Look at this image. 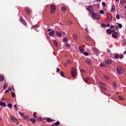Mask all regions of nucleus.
I'll use <instances>...</instances> for the list:
<instances>
[{
	"label": "nucleus",
	"instance_id": "26",
	"mask_svg": "<svg viewBox=\"0 0 126 126\" xmlns=\"http://www.w3.org/2000/svg\"><path fill=\"white\" fill-rule=\"evenodd\" d=\"M92 50L93 51L94 53H95L97 52V49L95 48L92 47Z\"/></svg>",
	"mask_w": 126,
	"mask_h": 126
},
{
	"label": "nucleus",
	"instance_id": "55",
	"mask_svg": "<svg viewBox=\"0 0 126 126\" xmlns=\"http://www.w3.org/2000/svg\"><path fill=\"white\" fill-rule=\"evenodd\" d=\"M107 51L108 52H109L110 53V51L109 49H107Z\"/></svg>",
	"mask_w": 126,
	"mask_h": 126
},
{
	"label": "nucleus",
	"instance_id": "56",
	"mask_svg": "<svg viewBox=\"0 0 126 126\" xmlns=\"http://www.w3.org/2000/svg\"><path fill=\"white\" fill-rule=\"evenodd\" d=\"M110 26V24L109 23H108L106 25V27H109Z\"/></svg>",
	"mask_w": 126,
	"mask_h": 126
},
{
	"label": "nucleus",
	"instance_id": "4",
	"mask_svg": "<svg viewBox=\"0 0 126 126\" xmlns=\"http://www.w3.org/2000/svg\"><path fill=\"white\" fill-rule=\"evenodd\" d=\"M11 119L13 122H16L17 121V118L14 116H12L11 118Z\"/></svg>",
	"mask_w": 126,
	"mask_h": 126
},
{
	"label": "nucleus",
	"instance_id": "17",
	"mask_svg": "<svg viewBox=\"0 0 126 126\" xmlns=\"http://www.w3.org/2000/svg\"><path fill=\"white\" fill-rule=\"evenodd\" d=\"M107 32L108 34H110L111 33V31L109 29H108L107 30Z\"/></svg>",
	"mask_w": 126,
	"mask_h": 126
},
{
	"label": "nucleus",
	"instance_id": "2",
	"mask_svg": "<svg viewBox=\"0 0 126 126\" xmlns=\"http://www.w3.org/2000/svg\"><path fill=\"white\" fill-rule=\"evenodd\" d=\"M117 72L119 74H122L123 73L124 69L121 66H118L116 68Z\"/></svg>",
	"mask_w": 126,
	"mask_h": 126
},
{
	"label": "nucleus",
	"instance_id": "33",
	"mask_svg": "<svg viewBox=\"0 0 126 126\" xmlns=\"http://www.w3.org/2000/svg\"><path fill=\"white\" fill-rule=\"evenodd\" d=\"M65 45L67 47L69 48H70V45L69 44H68L67 43Z\"/></svg>",
	"mask_w": 126,
	"mask_h": 126
},
{
	"label": "nucleus",
	"instance_id": "39",
	"mask_svg": "<svg viewBox=\"0 0 126 126\" xmlns=\"http://www.w3.org/2000/svg\"><path fill=\"white\" fill-rule=\"evenodd\" d=\"M14 107L15 108V110H17V111L18 110V109L17 108V106L16 105H15L14 106Z\"/></svg>",
	"mask_w": 126,
	"mask_h": 126
},
{
	"label": "nucleus",
	"instance_id": "62",
	"mask_svg": "<svg viewBox=\"0 0 126 126\" xmlns=\"http://www.w3.org/2000/svg\"><path fill=\"white\" fill-rule=\"evenodd\" d=\"M126 44L125 43H123L122 44V45L123 46H125L126 45Z\"/></svg>",
	"mask_w": 126,
	"mask_h": 126
},
{
	"label": "nucleus",
	"instance_id": "18",
	"mask_svg": "<svg viewBox=\"0 0 126 126\" xmlns=\"http://www.w3.org/2000/svg\"><path fill=\"white\" fill-rule=\"evenodd\" d=\"M53 43H54V45L56 47H58V43H57V41L56 40H54L53 41Z\"/></svg>",
	"mask_w": 126,
	"mask_h": 126
},
{
	"label": "nucleus",
	"instance_id": "32",
	"mask_svg": "<svg viewBox=\"0 0 126 126\" xmlns=\"http://www.w3.org/2000/svg\"><path fill=\"white\" fill-rule=\"evenodd\" d=\"M60 122L58 121L55 123V125L56 126H58L60 124Z\"/></svg>",
	"mask_w": 126,
	"mask_h": 126
},
{
	"label": "nucleus",
	"instance_id": "43",
	"mask_svg": "<svg viewBox=\"0 0 126 126\" xmlns=\"http://www.w3.org/2000/svg\"><path fill=\"white\" fill-rule=\"evenodd\" d=\"M63 72H61L60 75L61 76L64 77V76L63 75Z\"/></svg>",
	"mask_w": 126,
	"mask_h": 126
},
{
	"label": "nucleus",
	"instance_id": "15",
	"mask_svg": "<svg viewBox=\"0 0 126 126\" xmlns=\"http://www.w3.org/2000/svg\"><path fill=\"white\" fill-rule=\"evenodd\" d=\"M50 8L51 10H55V6L54 5H51L50 6Z\"/></svg>",
	"mask_w": 126,
	"mask_h": 126
},
{
	"label": "nucleus",
	"instance_id": "48",
	"mask_svg": "<svg viewBox=\"0 0 126 126\" xmlns=\"http://www.w3.org/2000/svg\"><path fill=\"white\" fill-rule=\"evenodd\" d=\"M67 63L69 64L70 63H71V62L69 60H67Z\"/></svg>",
	"mask_w": 126,
	"mask_h": 126
},
{
	"label": "nucleus",
	"instance_id": "49",
	"mask_svg": "<svg viewBox=\"0 0 126 126\" xmlns=\"http://www.w3.org/2000/svg\"><path fill=\"white\" fill-rule=\"evenodd\" d=\"M36 118L37 121L39 122L40 121V119L38 117H36Z\"/></svg>",
	"mask_w": 126,
	"mask_h": 126
},
{
	"label": "nucleus",
	"instance_id": "59",
	"mask_svg": "<svg viewBox=\"0 0 126 126\" xmlns=\"http://www.w3.org/2000/svg\"><path fill=\"white\" fill-rule=\"evenodd\" d=\"M19 114L21 116H23L24 115V114H22L20 112H19Z\"/></svg>",
	"mask_w": 126,
	"mask_h": 126
},
{
	"label": "nucleus",
	"instance_id": "11",
	"mask_svg": "<svg viewBox=\"0 0 126 126\" xmlns=\"http://www.w3.org/2000/svg\"><path fill=\"white\" fill-rule=\"evenodd\" d=\"M115 6L114 5V4H113V5L112 7L111 10L110 11V12H113L115 11Z\"/></svg>",
	"mask_w": 126,
	"mask_h": 126
},
{
	"label": "nucleus",
	"instance_id": "1",
	"mask_svg": "<svg viewBox=\"0 0 126 126\" xmlns=\"http://www.w3.org/2000/svg\"><path fill=\"white\" fill-rule=\"evenodd\" d=\"M92 18L95 20L96 19L98 20L100 18L99 15L97 14H95L94 12H93L91 14Z\"/></svg>",
	"mask_w": 126,
	"mask_h": 126
},
{
	"label": "nucleus",
	"instance_id": "30",
	"mask_svg": "<svg viewBox=\"0 0 126 126\" xmlns=\"http://www.w3.org/2000/svg\"><path fill=\"white\" fill-rule=\"evenodd\" d=\"M106 24L105 23L102 24L101 25V27H102L105 28V27Z\"/></svg>",
	"mask_w": 126,
	"mask_h": 126
},
{
	"label": "nucleus",
	"instance_id": "22",
	"mask_svg": "<svg viewBox=\"0 0 126 126\" xmlns=\"http://www.w3.org/2000/svg\"><path fill=\"white\" fill-rule=\"evenodd\" d=\"M30 120L33 124H34L36 121L33 118H31Z\"/></svg>",
	"mask_w": 126,
	"mask_h": 126
},
{
	"label": "nucleus",
	"instance_id": "28",
	"mask_svg": "<svg viewBox=\"0 0 126 126\" xmlns=\"http://www.w3.org/2000/svg\"><path fill=\"white\" fill-rule=\"evenodd\" d=\"M89 79L88 78H87L86 79H84V81L86 82L87 83H89L88 82V80Z\"/></svg>",
	"mask_w": 126,
	"mask_h": 126
},
{
	"label": "nucleus",
	"instance_id": "23",
	"mask_svg": "<svg viewBox=\"0 0 126 126\" xmlns=\"http://www.w3.org/2000/svg\"><path fill=\"white\" fill-rule=\"evenodd\" d=\"M7 84L6 83V82H5L3 86V89L5 90V89L7 86Z\"/></svg>",
	"mask_w": 126,
	"mask_h": 126
},
{
	"label": "nucleus",
	"instance_id": "34",
	"mask_svg": "<svg viewBox=\"0 0 126 126\" xmlns=\"http://www.w3.org/2000/svg\"><path fill=\"white\" fill-rule=\"evenodd\" d=\"M120 100H124V98L123 97L120 96H118Z\"/></svg>",
	"mask_w": 126,
	"mask_h": 126
},
{
	"label": "nucleus",
	"instance_id": "44",
	"mask_svg": "<svg viewBox=\"0 0 126 126\" xmlns=\"http://www.w3.org/2000/svg\"><path fill=\"white\" fill-rule=\"evenodd\" d=\"M34 117L35 118H36L37 117H36V112H35L34 113Z\"/></svg>",
	"mask_w": 126,
	"mask_h": 126
},
{
	"label": "nucleus",
	"instance_id": "38",
	"mask_svg": "<svg viewBox=\"0 0 126 126\" xmlns=\"http://www.w3.org/2000/svg\"><path fill=\"white\" fill-rule=\"evenodd\" d=\"M119 57V55L118 54H116L115 55L114 57L115 58H117Z\"/></svg>",
	"mask_w": 126,
	"mask_h": 126
},
{
	"label": "nucleus",
	"instance_id": "37",
	"mask_svg": "<svg viewBox=\"0 0 126 126\" xmlns=\"http://www.w3.org/2000/svg\"><path fill=\"white\" fill-rule=\"evenodd\" d=\"M100 14H103L104 13V11L103 10H101L100 11Z\"/></svg>",
	"mask_w": 126,
	"mask_h": 126
},
{
	"label": "nucleus",
	"instance_id": "41",
	"mask_svg": "<svg viewBox=\"0 0 126 126\" xmlns=\"http://www.w3.org/2000/svg\"><path fill=\"white\" fill-rule=\"evenodd\" d=\"M113 86L115 87H116V83L115 82H114L113 83Z\"/></svg>",
	"mask_w": 126,
	"mask_h": 126
},
{
	"label": "nucleus",
	"instance_id": "16",
	"mask_svg": "<svg viewBox=\"0 0 126 126\" xmlns=\"http://www.w3.org/2000/svg\"><path fill=\"white\" fill-rule=\"evenodd\" d=\"M46 120L48 122H52L53 121V120H52L51 119L49 118H47L46 119Z\"/></svg>",
	"mask_w": 126,
	"mask_h": 126
},
{
	"label": "nucleus",
	"instance_id": "7",
	"mask_svg": "<svg viewBox=\"0 0 126 126\" xmlns=\"http://www.w3.org/2000/svg\"><path fill=\"white\" fill-rule=\"evenodd\" d=\"M93 8L91 6H88L87 8L88 10L90 12H92L93 10Z\"/></svg>",
	"mask_w": 126,
	"mask_h": 126
},
{
	"label": "nucleus",
	"instance_id": "9",
	"mask_svg": "<svg viewBox=\"0 0 126 126\" xmlns=\"http://www.w3.org/2000/svg\"><path fill=\"white\" fill-rule=\"evenodd\" d=\"M79 49L80 51L82 53H83L84 50L81 46H79Z\"/></svg>",
	"mask_w": 126,
	"mask_h": 126
},
{
	"label": "nucleus",
	"instance_id": "21",
	"mask_svg": "<svg viewBox=\"0 0 126 126\" xmlns=\"http://www.w3.org/2000/svg\"><path fill=\"white\" fill-rule=\"evenodd\" d=\"M54 32L53 31H52L49 33V35L51 36H52L54 35Z\"/></svg>",
	"mask_w": 126,
	"mask_h": 126
},
{
	"label": "nucleus",
	"instance_id": "36",
	"mask_svg": "<svg viewBox=\"0 0 126 126\" xmlns=\"http://www.w3.org/2000/svg\"><path fill=\"white\" fill-rule=\"evenodd\" d=\"M12 97H15V93L14 92H12Z\"/></svg>",
	"mask_w": 126,
	"mask_h": 126
},
{
	"label": "nucleus",
	"instance_id": "46",
	"mask_svg": "<svg viewBox=\"0 0 126 126\" xmlns=\"http://www.w3.org/2000/svg\"><path fill=\"white\" fill-rule=\"evenodd\" d=\"M55 10H51V11H50V13L52 14V13H54L55 12L54 11Z\"/></svg>",
	"mask_w": 126,
	"mask_h": 126
},
{
	"label": "nucleus",
	"instance_id": "6",
	"mask_svg": "<svg viewBox=\"0 0 126 126\" xmlns=\"http://www.w3.org/2000/svg\"><path fill=\"white\" fill-rule=\"evenodd\" d=\"M56 34L57 36L58 37H60L62 35L61 33L60 32H58V31H57L56 32Z\"/></svg>",
	"mask_w": 126,
	"mask_h": 126
},
{
	"label": "nucleus",
	"instance_id": "60",
	"mask_svg": "<svg viewBox=\"0 0 126 126\" xmlns=\"http://www.w3.org/2000/svg\"><path fill=\"white\" fill-rule=\"evenodd\" d=\"M12 89L13 90H14V91H15V90L14 89V87L13 86H12Z\"/></svg>",
	"mask_w": 126,
	"mask_h": 126
},
{
	"label": "nucleus",
	"instance_id": "64",
	"mask_svg": "<svg viewBox=\"0 0 126 126\" xmlns=\"http://www.w3.org/2000/svg\"><path fill=\"white\" fill-rule=\"evenodd\" d=\"M123 54H126V51H125L124 52Z\"/></svg>",
	"mask_w": 126,
	"mask_h": 126
},
{
	"label": "nucleus",
	"instance_id": "3",
	"mask_svg": "<svg viewBox=\"0 0 126 126\" xmlns=\"http://www.w3.org/2000/svg\"><path fill=\"white\" fill-rule=\"evenodd\" d=\"M71 73L72 75L74 77H75L76 76V74L77 73L75 69V68H72L71 69Z\"/></svg>",
	"mask_w": 126,
	"mask_h": 126
},
{
	"label": "nucleus",
	"instance_id": "47",
	"mask_svg": "<svg viewBox=\"0 0 126 126\" xmlns=\"http://www.w3.org/2000/svg\"><path fill=\"white\" fill-rule=\"evenodd\" d=\"M123 55H120L119 56V57L121 59L123 58Z\"/></svg>",
	"mask_w": 126,
	"mask_h": 126
},
{
	"label": "nucleus",
	"instance_id": "10",
	"mask_svg": "<svg viewBox=\"0 0 126 126\" xmlns=\"http://www.w3.org/2000/svg\"><path fill=\"white\" fill-rule=\"evenodd\" d=\"M0 105L4 107L6 106V104L5 103L1 101L0 102Z\"/></svg>",
	"mask_w": 126,
	"mask_h": 126
},
{
	"label": "nucleus",
	"instance_id": "29",
	"mask_svg": "<svg viewBox=\"0 0 126 126\" xmlns=\"http://www.w3.org/2000/svg\"><path fill=\"white\" fill-rule=\"evenodd\" d=\"M26 12L29 14H30L31 12V11L29 9H26Z\"/></svg>",
	"mask_w": 126,
	"mask_h": 126
},
{
	"label": "nucleus",
	"instance_id": "50",
	"mask_svg": "<svg viewBox=\"0 0 126 126\" xmlns=\"http://www.w3.org/2000/svg\"><path fill=\"white\" fill-rule=\"evenodd\" d=\"M100 65V66L102 67L104 66L105 65V64L102 63H101Z\"/></svg>",
	"mask_w": 126,
	"mask_h": 126
},
{
	"label": "nucleus",
	"instance_id": "5",
	"mask_svg": "<svg viewBox=\"0 0 126 126\" xmlns=\"http://www.w3.org/2000/svg\"><path fill=\"white\" fill-rule=\"evenodd\" d=\"M20 21L24 25H26L27 23L25 22L24 20H23V18L20 17Z\"/></svg>",
	"mask_w": 126,
	"mask_h": 126
},
{
	"label": "nucleus",
	"instance_id": "61",
	"mask_svg": "<svg viewBox=\"0 0 126 126\" xmlns=\"http://www.w3.org/2000/svg\"><path fill=\"white\" fill-rule=\"evenodd\" d=\"M72 23V22L70 21H69V22L68 24H70Z\"/></svg>",
	"mask_w": 126,
	"mask_h": 126
},
{
	"label": "nucleus",
	"instance_id": "24",
	"mask_svg": "<svg viewBox=\"0 0 126 126\" xmlns=\"http://www.w3.org/2000/svg\"><path fill=\"white\" fill-rule=\"evenodd\" d=\"M125 2V0H121L120 3L121 4H123Z\"/></svg>",
	"mask_w": 126,
	"mask_h": 126
},
{
	"label": "nucleus",
	"instance_id": "12",
	"mask_svg": "<svg viewBox=\"0 0 126 126\" xmlns=\"http://www.w3.org/2000/svg\"><path fill=\"white\" fill-rule=\"evenodd\" d=\"M105 63L106 64H109L111 63V61L110 60H107L106 61Z\"/></svg>",
	"mask_w": 126,
	"mask_h": 126
},
{
	"label": "nucleus",
	"instance_id": "45",
	"mask_svg": "<svg viewBox=\"0 0 126 126\" xmlns=\"http://www.w3.org/2000/svg\"><path fill=\"white\" fill-rule=\"evenodd\" d=\"M84 55L85 56H87L88 55V53L86 52H85L84 53Z\"/></svg>",
	"mask_w": 126,
	"mask_h": 126
},
{
	"label": "nucleus",
	"instance_id": "57",
	"mask_svg": "<svg viewBox=\"0 0 126 126\" xmlns=\"http://www.w3.org/2000/svg\"><path fill=\"white\" fill-rule=\"evenodd\" d=\"M9 92V90H6L5 91V93L6 94L8 92Z\"/></svg>",
	"mask_w": 126,
	"mask_h": 126
},
{
	"label": "nucleus",
	"instance_id": "40",
	"mask_svg": "<svg viewBox=\"0 0 126 126\" xmlns=\"http://www.w3.org/2000/svg\"><path fill=\"white\" fill-rule=\"evenodd\" d=\"M104 78L106 79H109V77L108 76L106 75L104 76Z\"/></svg>",
	"mask_w": 126,
	"mask_h": 126
},
{
	"label": "nucleus",
	"instance_id": "52",
	"mask_svg": "<svg viewBox=\"0 0 126 126\" xmlns=\"http://www.w3.org/2000/svg\"><path fill=\"white\" fill-rule=\"evenodd\" d=\"M110 28L111 29H112L114 28V26L113 25H111L110 26Z\"/></svg>",
	"mask_w": 126,
	"mask_h": 126
},
{
	"label": "nucleus",
	"instance_id": "63",
	"mask_svg": "<svg viewBox=\"0 0 126 126\" xmlns=\"http://www.w3.org/2000/svg\"><path fill=\"white\" fill-rule=\"evenodd\" d=\"M57 71L58 72L60 71V69L58 68H57Z\"/></svg>",
	"mask_w": 126,
	"mask_h": 126
},
{
	"label": "nucleus",
	"instance_id": "27",
	"mask_svg": "<svg viewBox=\"0 0 126 126\" xmlns=\"http://www.w3.org/2000/svg\"><path fill=\"white\" fill-rule=\"evenodd\" d=\"M102 5L104 7H106L107 6L106 4L104 2H102Z\"/></svg>",
	"mask_w": 126,
	"mask_h": 126
},
{
	"label": "nucleus",
	"instance_id": "25",
	"mask_svg": "<svg viewBox=\"0 0 126 126\" xmlns=\"http://www.w3.org/2000/svg\"><path fill=\"white\" fill-rule=\"evenodd\" d=\"M7 106L9 108L11 109L12 106V105L11 104H8L7 105Z\"/></svg>",
	"mask_w": 126,
	"mask_h": 126
},
{
	"label": "nucleus",
	"instance_id": "51",
	"mask_svg": "<svg viewBox=\"0 0 126 126\" xmlns=\"http://www.w3.org/2000/svg\"><path fill=\"white\" fill-rule=\"evenodd\" d=\"M24 117L26 119H28V116L27 115H25L24 116Z\"/></svg>",
	"mask_w": 126,
	"mask_h": 126
},
{
	"label": "nucleus",
	"instance_id": "19",
	"mask_svg": "<svg viewBox=\"0 0 126 126\" xmlns=\"http://www.w3.org/2000/svg\"><path fill=\"white\" fill-rule=\"evenodd\" d=\"M73 37L75 40H77L78 39V37L75 34H74L73 35Z\"/></svg>",
	"mask_w": 126,
	"mask_h": 126
},
{
	"label": "nucleus",
	"instance_id": "31",
	"mask_svg": "<svg viewBox=\"0 0 126 126\" xmlns=\"http://www.w3.org/2000/svg\"><path fill=\"white\" fill-rule=\"evenodd\" d=\"M118 24V27L119 28H122V26L121 24L119 23V24Z\"/></svg>",
	"mask_w": 126,
	"mask_h": 126
},
{
	"label": "nucleus",
	"instance_id": "20",
	"mask_svg": "<svg viewBox=\"0 0 126 126\" xmlns=\"http://www.w3.org/2000/svg\"><path fill=\"white\" fill-rule=\"evenodd\" d=\"M61 10L62 11L65 12L66 10V8L65 6H63Z\"/></svg>",
	"mask_w": 126,
	"mask_h": 126
},
{
	"label": "nucleus",
	"instance_id": "35",
	"mask_svg": "<svg viewBox=\"0 0 126 126\" xmlns=\"http://www.w3.org/2000/svg\"><path fill=\"white\" fill-rule=\"evenodd\" d=\"M116 18L118 19H119L120 18L118 14H117L116 15Z\"/></svg>",
	"mask_w": 126,
	"mask_h": 126
},
{
	"label": "nucleus",
	"instance_id": "58",
	"mask_svg": "<svg viewBox=\"0 0 126 126\" xmlns=\"http://www.w3.org/2000/svg\"><path fill=\"white\" fill-rule=\"evenodd\" d=\"M115 29H113L111 31L112 32H115Z\"/></svg>",
	"mask_w": 126,
	"mask_h": 126
},
{
	"label": "nucleus",
	"instance_id": "42",
	"mask_svg": "<svg viewBox=\"0 0 126 126\" xmlns=\"http://www.w3.org/2000/svg\"><path fill=\"white\" fill-rule=\"evenodd\" d=\"M67 38H66L65 37H64L63 40L64 42H66L67 41Z\"/></svg>",
	"mask_w": 126,
	"mask_h": 126
},
{
	"label": "nucleus",
	"instance_id": "54",
	"mask_svg": "<svg viewBox=\"0 0 126 126\" xmlns=\"http://www.w3.org/2000/svg\"><path fill=\"white\" fill-rule=\"evenodd\" d=\"M85 31L88 33H89V31L88 30V28H86L85 29Z\"/></svg>",
	"mask_w": 126,
	"mask_h": 126
},
{
	"label": "nucleus",
	"instance_id": "8",
	"mask_svg": "<svg viewBox=\"0 0 126 126\" xmlns=\"http://www.w3.org/2000/svg\"><path fill=\"white\" fill-rule=\"evenodd\" d=\"M117 35L118 34L117 32H115L113 33L112 35V37L114 38H116L117 36Z\"/></svg>",
	"mask_w": 126,
	"mask_h": 126
},
{
	"label": "nucleus",
	"instance_id": "13",
	"mask_svg": "<svg viewBox=\"0 0 126 126\" xmlns=\"http://www.w3.org/2000/svg\"><path fill=\"white\" fill-rule=\"evenodd\" d=\"M86 62L88 64L90 65L91 64V60L88 59H87L86 60Z\"/></svg>",
	"mask_w": 126,
	"mask_h": 126
},
{
	"label": "nucleus",
	"instance_id": "14",
	"mask_svg": "<svg viewBox=\"0 0 126 126\" xmlns=\"http://www.w3.org/2000/svg\"><path fill=\"white\" fill-rule=\"evenodd\" d=\"M4 79V77L3 76L0 74V81H3Z\"/></svg>",
	"mask_w": 126,
	"mask_h": 126
},
{
	"label": "nucleus",
	"instance_id": "53",
	"mask_svg": "<svg viewBox=\"0 0 126 126\" xmlns=\"http://www.w3.org/2000/svg\"><path fill=\"white\" fill-rule=\"evenodd\" d=\"M101 87V88H102V89H104V90H106V88L105 87H104V86H102V87Z\"/></svg>",
	"mask_w": 126,
	"mask_h": 126
}]
</instances>
